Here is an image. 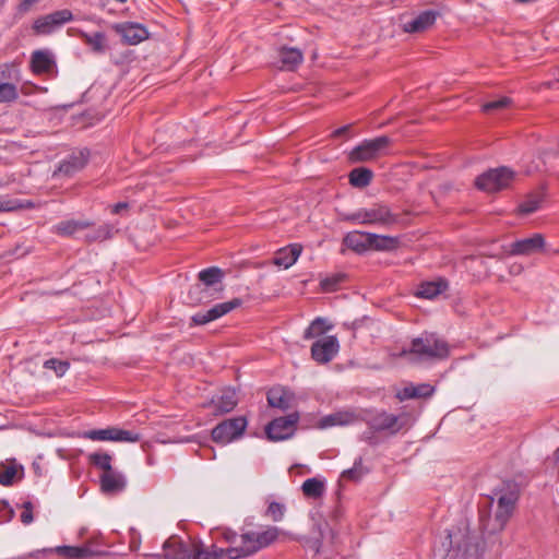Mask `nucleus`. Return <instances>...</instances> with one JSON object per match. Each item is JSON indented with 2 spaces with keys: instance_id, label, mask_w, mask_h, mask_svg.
<instances>
[{
  "instance_id": "f03ea898",
  "label": "nucleus",
  "mask_w": 559,
  "mask_h": 559,
  "mask_svg": "<svg viewBox=\"0 0 559 559\" xmlns=\"http://www.w3.org/2000/svg\"><path fill=\"white\" fill-rule=\"evenodd\" d=\"M489 498V508L497 501L495 515L490 512L480 509L479 511V527L484 534L492 535L501 532L511 518L515 503L519 499V492L515 487L502 486L493 489Z\"/></svg>"
},
{
  "instance_id": "a211bd4d",
  "label": "nucleus",
  "mask_w": 559,
  "mask_h": 559,
  "mask_svg": "<svg viewBox=\"0 0 559 559\" xmlns=\"http://www.w3.org/2000/svg\"><path fill=\"white\" fill-rule=\"evenodd\" d=\"M545 239L542 234H534L532 237L514 241L510 246V253L513 255H531L543 250Z\"/></svg>"
},
{
  "instance_id": "a19ab883",
  "label": "nucleus",
  "mask_w": 559,
  "mask_h": 559,
  "mask_svg": "<svg viewBox=\"0 0 559 559\" xmlns=\"http://www.w3.org/2000/svg\"><path fill=\"white\" fill-rule=\"evenodd\" d=\"M255 543L257 546L253 547V549H262L264 547H267L271 545L278 536V528L277 527H269L267 530L263 532H255Z\"/></svg>"
},
{
  "instance_id": "20e7f679",
  "label": "nucleus",
  "mask_w": 559,
  "mask_h": 559,
  "mask_svg": "<svg viewBox=\"0 0 559 559\" xmlns=\"http://www.w3.org/2000/svg\"><path fill=\"white\" fill-rule=\"evenodd\" d=\"M409 353L420 360H442L449 357V344L436 333H423L412 341Z\"/></svg>"
},
{
  "instance_id": "13d9d810",
  "label": "nucleus",
  "mask_w": 559,
  "mask_h": 559,
  "mask_svg": "<svg viewBox=\"0 0 559 559\" xmlns=\"http://www.w3.org/2000/svg\"><path fill=\"white\" fill-rule=\"evenodd\" d=\"M4 185H5L4 181L0 178V188L4 187Z\"/></svg>"
},
{
  "instance_id": "ea45409f",
  "label": "nucleus",
  "mask_w": 559,
  "mask_h": 559,
  "mask_svg": "<svg viewBox=\"0 0 559 559\" xmlns=\"http://www.w3.org/2000/svg\"><path fill=\"white\" fill-rule=\"evenodd\" d=\"M88 461L104 473L114 469L111 466L112 456L107 452H93L88 455Z\"/></svg>"
},
{
  "instance_id": "0eeeda50",
  "label": "nucleus",
  "mask_w": 559,
  "mask_h": 559,
  "mask_svg": "<svg viewBox=\"0 0 559 559\" xmlns=\"http://www.w3.org/2000/svg\"><path fill=\"white\" fill-rule=\"evenodd\" d=\"M514 177L515 173L511 168L501 166L480 174L475 179V186L485 192H497L510 187Z\"/></svg>"
},
{
  "instance_id": "680f3d73",
  "label": "nucleus",
  "mask_w": 559,
  "mask_h": 559,
  "mask_svg": "<svg viewBox=\"0 0 559 559\" xmlns=\"http://www.w3.org/2000/svg\"><path fill=\"white\" fill-rule=\"evenodd\" d=\"M117 1H118V2H121V3H123V2H126L127 0H117Z\"/></svg>"
},
{
  "instance_id": "79ce46f5",
  "label": "nucleus",
  "mask_w": 559,
  "mask_h": 559,
  "mask_svg": "<svg viewBox=\"0 0 559 559\" xmlns=\"http://www.w3.org/2000/svg\"><path fill=\"white\" fill-rule=\"evenodd\" d=\"M365 474H367V469L362 465V457L359 456L355 460L353 467L342 472V477L356 481L359 480Z\"/></svg>"
},
{
  "instance_id": "dca6fc26",
  "label": "nucleus",
  "mask_w": 559,
  "mask_h": 559,
  "mask_svg": "<svg viewBox=\"0 0 559 559\" xmlns=\"http://www.w3.org/2000/svg\"><path fill=\"white\" fill-rule=\"evenodd\" d=\"M90 157L88 150L84 148L76 153H72L66 159L61 160L58 168L55 170L53 176L72 177L82 170Z\"/></svg>"
},
{
  "instance_id": "c9c22d12",
  "label": "nucleus",
  "mask_w": 559,
  "mask_h": 559,
  "mask_svg": "<svg viewBox=\"0 0 559 559\" xmlns=\"http://www.w3.org/2000/svg\"><path fill=\"white\" fill-rule=\"evenodd\" d=\"M372 175L368 168H355L349 173V183L355 188H365L371 182Z\"/></svg>"
},
{
  "instance_id": "864d4df0",
  "label": "nucleus",
  "mask_w": 559,
  "mask_h": 559,
  "mask_svg": "<svg viewBox=\"0 0 559 559\" xmlns=\"http://www.w3.org/2000/svg\"><path fill=\"white\" fill-rule=\"evenodd\" d=\"M0 510L5 511V513H7V515H8V519H12V518H13L14 511H13V509L10 507L9 502H7V501H2V502L0 503Z\"/></svg>"
},
{
  "instance_id": "e433bc0d",
  "label": "nucleus",
  "mask_w": 559,
  "mask_h": 559,
  "mask_svg": "<svg viewBox=\"0 0 559 559\" xmlns=\"http://www.w3.org/2000/svg\"><path fill=\"white\" fill-rule=\"evenodd\" d=\"M544 200V195L540 192L530 193L525 198V200L520 203L518 210L520 214L528 215L537 211L540 206V203Z\"/></svg>"
},
{
  "instance_id": "3c124183",
  "label": "nucleus",
  "mask_w": 559,
  "mask_h": 559,
  "mask_svg": "<svg viewBox=\"0 0 559 559\" xmlns=\"http://www.w3.org/2000/svg\"><path fill=\"white\" fill-rule=\"evenodd\" d=\"M342 281V276L341 275H336V276H333V277H325L324 280L321 281V287L324 289V290H334L336 288V286L341 283Z\"/></svg>"
},
{
  "instance_id": "a878e982",
  "label": "nucleus",
  "mask_w": 559,
  "mask_h": 559,
  "mask_svg": "<svg viewBox=\"0 0 559 559\" xmlns=\"http://www.w3.org/2000/svg\"><path fill=\"white\" fill-rule=\"evenodd\" d=\"M435 393V386L429 383L408 384L396 393L400 401L412 399H427Z\"/></svg>"
},
{
  "instance_id": "603ef678",
  "label": "nucleus",
  "mask_w": 559,
  "mask_h": 559,
  "mask_svg": "<svg viewBox=\"0 0 559 559\" xmlns=\"http://www.w3.org/2000/svg\"><path fill=\"white\" fill-rule=\"evenodd\" d=\"M129 207V204L127 202H118L116 203L112 209V214H120L123 210H127Z\"/></svg>"
},
{
  "instance_id": "6e6d98bb",
  "label": "nucleus",
  "mask_w": 559,
  "mask_h": 559,
  "mask_svg": "<svg viewBox=\"0 0 559 559\" xmlns=\"http://www.w3.org/2000/svg\"><path fill=\"white\" fill-rule=\"evenodd\" d=\"M321 544H322V543H321V540H320V539H317V540L314 542V550H316V552H317V554L320 551Z\"/></svg>"
},
{
  "instance_id": "5fc2aeb1",
  "label": "nucleus",
  "mask_w": 559,
  "mask_h": 559,
  "mask_svg": "<svg viewBox=\"0 0 559 559\" xmlns=\"http://www.w3.org/2000/svg\"><path fill=\"white\" fill-rule=\"evenodd\" d=\"M350 129V124H346V126H343L338 129H336L334 132H333V135L334 136H342L344 134H346Z\"/></svg>"
},
{
  "instance_id": "b1692460",
  "label": "nucleus",
  "mask_w": 559,
  "mask_h": 559,
  "mask_svg": "<svg viewBox=\"0 0 559 559\" xmlns=\"http://www.w3.org/2000/svg\"><path fill=\"white\" fill-rule=\"evenodd\" d=\"M99 481L102 491L105 493L121 491L126 487L124 475L117 469L103 473L99 477Z\"/></svg>"
},
{
  "instance_id": "8fccbe9b",
  "label": "nucleus",
  "mask_w": 559,
  "mask_h": 559,
  "mask_svg": "<svg viewBox=\"0 0 559 559\" xmlns=\"http://www.w3.org/2000/svg\"><path fill=\"white\" fill-rule=\"evenodd\" d=\"M23 507V512L21 514V521L23 524L25 525H28L33 522L34 518H33V504L31 501H25L23 502L22 504Z\"/></svg>"
},
{
  "instance_id": "37998d69",
  "label": "nucleus",
  "mask_w": 559,
  "mask_h": 559,
  "mask_svg": "<svg viewBox=\"0 0 559 559\" xmlns=\"http://www.w3.org/2000/svg\"><path fill=\"white\" fill-rule=\"evenodd\" d=\"M223 555V549L219 550H204V549H198L193 552H187L180 555V559H221Z\"/></svg>"
},
{
  "instance_id": "49530a36",
  "label": "nucleus",
  "mask_w": 559,
  "mask_h": 559,
  "mask_svg": "<svg viewBox=\"0 0 559 559\" xmlns=\"http://www.w3.org/2000/svg\"><path fill=\"white\" fill-rule=\"evenodd\" d=\"M44 367L52 369L58 377H62L69 370L70 364L68 361L50 358L44 362Z\"/></svg>"
},
{
  "instance_id": "72a5a7b5",
  "label": "nucleus",
  "mask_w": 559,
  "mask_h": 559,
  "mask_svg": "<svg viewBox=\"0 0 559 559\" xmlns=\"http://www.w3.org/2000/svg\"><path fill=\"white\" fill-rule=\"evenodd\" d=\"M267 403L271 407L286 411L289 408V396L282 388H273L266 394Z\"/></svg>"
},
{
  "instance_id": "a18cd8bd",
  "label": "nucleus",
  "mask_w": 559,
  "mask_h": 559,
  "mask_svg": "<svg viewBox=\"0 0 559 559\" xmlns=\"http://www.w3.org/2000/svg\"><path fill=\"white\" fill-rule=\"evenodd\" d=\"M511 103H512V99L510 97L503 96V97H500L499 99L485 103L481 106V109L484 112L489 114L492 111H498L503 108H507L511 105Z\"/></svg>"
},
{
  "instance_id": "473e14b6",
  "label": "nucleus",
  "mask_w": 559,
  "mask_h": 559,
  "mask_svg": "<svg viewBox=\"0 0 559 559\" xmlns=\"http://www.w3.org/2000/svg\"><path fill=\"white\" fill-rule=\"evenodd\" d=\"M333 326L328 322L326 319L318 317L307 326L304 332L305 340H312L323 335L325 332L331 330Z\"/></svg>"
},
{
  "instance_id": "4c0bfd02",
  "label": "nucleus",
  "mask_w": 559,
  "mask_h": 559,
  "mask_svg": "<svg viewBox=\"0 0 559 559\" xmlns=\"http://www.w3.org/2000/svg\"><path fill=\"white\" fill-rule=\"evenodd\" d=\"M301 489L306 497L319 498L324 492V483L314 477L308 478L304 481Z\"/></svg>"
},
{
  "instance_id": "412c9836",
  "label": "nucleus",
  "mask_w": 559,
  "mask_h": 559,
  "mask_svg": "<svg viewBox=\"0 0 559 559\" xmlns=\"http://www.w3.org/2000/svg\"><path fill=\"white\" fill-rule=\"evenodd\" d=\"M240 539V546L237 547H230L226 549V555L230 559H238L241 557L250 556L258 551V549H253V547L257 546L255 539V532H248L243 533L239 537Z\"/></svg>"
},
{
  "instance_id": "2f4dec72",
  "label": "nucleus",
  "mask_w": 559,
  "mask_h": 559,
  "mask_svg": "<svg viewBox=\"0 0 559 559\" xmlns=\"http://www.w3.org/2000/svg\"><path fill=\"white\" fill-rule=\"evenodd\" d=\"M56 552L60 556L69 558H91L96 555L90 546H57Z\"/></svg>"
},
{
  "instance_id": "f704fd0d",
  "label": "nucleus",
  "mask_w": 559,
  "mask_h": 559,
  "mask_svg": "<svg viewBox=\"0 0 559 559\" xmlns=\"http://www.w3.org/2000/svg\"><path fill=\"white\" fill-rule=\"evenodd\" d=\"M397 240L391 236L370 233V249L390 251L396 248Z\"/></svg>"
},
{
  "instance_id": "393cba45",
  "label": "nucleus",
  "mask_w": 559,
  "mask_h": 559,
  "mask_svg": "<svg viewBox=\"0 0 559 559\" xmlns=\"http://www.w3.org/2000/svg\"><path fill=\"white\" fill-rule=\"evenodd\" d=\"M301 251L302 247L299 243L289 245L275 253L273 263L280 267L288 269L296 263Z\"/></svg>"
},
{
  "instance_id": "bb28decb",
  "label": "nucleus",
  "mask_w": 559,
  "mask_h": 559,
  "mask_svg": "<svg viewBox=\"0 0 559 559\" xmlns=\"http://www.w3.org/2000/svg\"><path fill=\"white\" fill-rule=\"evenodd\" d=\"M278 60L284 70H295L304 60V53L295 47L283 46L278 49Z\"/></svg>"
},
{
  "instance_id": "423d86ee",
  "label": "nucleus",
  "mask_w": 559,
  "mask_h": 559,
  "mask_svg": "<svg viewBox=\"0 0 559 559\" xmlns=\"http://www.w3.org/2000/svg\"><path fill=\"white\" fill-rule=\"evenodd\" d=\"M364 421L376 432H389L395 435L401 431L406 423L405 416L394 415L385 411L370 409L364 413Z\"/></svg>"
},
{
  "instance_id": "4be33fe9",
  "label": "nucleus",
  "mask_w": 559,
  "mask_h": 559,
  "mask_svg": "<svg viewBox=\"0 0 559 559\" xmlns=\"http://www.w3.org/2000/svg\"><path fill=\"white\" fill-rule=\"evenodd\" d=\"M93 223L88 219H66L52 226V233L62 237H72L79 231L90 228Z\"/></svg>"
},
{
  "instance_id": "09e8293b",
  "label": "nucleus",
  "mask_w": 559,
  "mask_h": 559,
  "mask_svg": "<svg viewBox=\"0 0 559 559\" xmlns=\"http://www.w3.org/2000/svg\"><path fill=\"white\" fill-rule=\"evenodd\" d=\"M286 508L283 503L273 501L267 507V515L272 518L274 522H280L283 520Z\"/></svg>"
},
{
  "instance_id": "6e6552de",
  "label": "nucleus",
  "mask_w": 559,
  "mask_h": 559,
  "mask_svg": "<svg viewBox=\"0 0 559 559\" xmlns=\"http://www.w3.org/2000/svg\"><path fill=\"white\" fill-rule=\"evenodd\" d=\"M248 426L246 416H236L218 423L211 431V438L217 444L226 445L240 439Z\"/></svg>"
},
{
  "instance_id": "f8f14e48",
  "label": "nucleus",
  "mask_w": 559,
  "mask_h": 559,
  "mask_svg": "<svg viewBox=\"0 0 559 559\" xmlns=\"http://www.w3.org/2000/svg\"><path fill=\"white\" fill-rule=\"evenodd\" d=\"M19 69L13 63L0 66V103H11L19 97L15 81H17Z\"/></svg>"
},
{
  "instance_id": "58836bf2",
  "label": "nucleus",
  "mask_w": 559,
  "mask_h": 559,
  "mask_svg": "<svg viewBox=\"0 0 559 559\" xmlns=\"http://www.w3.org/2000/svg\"><path fill=\"white\" fill-rule=\"evenodd\" d=\"M33 203L29 201H22L19 199H10L0 195V212H15L19 210L31 209Z\"/></svg>"
},
{
  "instance_id": "f3484780",
  "label": "nucleus",
  "mask_w": 559,
  "mask_h": 559,
  "mask_svg": "<svg viewBox=\"0 0 559 559\" xmlns=\"http://www.w3.org/2000/svg\"><path fill=\"white\" fill-rule=\"evenodd\" d=\"M440 16L441 11L439 10H425L413 19L405 21L402 28L405 33L409 34L423 33L429 29Z\"/></svg>"
},
{
  "instance_id": "c85d7f7f",
  "label": "nucleus",
  "mask_w": 559,
  "mask_h": 559,
  "mask_svg": "<svg viewBox=\"0 0 559 559\" xmlns=\"http://www.w3.org/2000/svg\"><path fill=\"white\" fill-rule=\"evenodd\" d=\"M343 243L357 253L370 249V233L350 231L345 235Z\"/></svg>"
},
{
  "instance_id": "aec40b11",
  "label": "nucleus",
  "mask_w": 559,
  "mask_h": 559,
  "mask_svg": "<svg viewBox=\"0 0 559 559\" xmlns=\"http://www.w3.org/2000/svg\"><path fill=\"white\" fill-rule=\"evenodd\" d=\"M115 28L129 45H138L148 37L147 29L139 23L117 24Z\"/></svg>"
},
{
  "instance_id": "7c9ffc66",
  "label": "nucleus",
  "mask_w": 559,
  "mask_h": 559,
  "mask_svg": "<svg viewBox=\"0 0 559 559\" xmlns=\"http://www.w3.org/2000/svg\"><path fill=\"white\" fill-rule=\"evenodd\" d=\"M356 421V416L352 412H336L322 417L319 427L324 429L334 426H348Z\"/></svg>"
},
{
  "instance_id": "9b49d317",
  "label": "nucleus",
  "mask_w": 559,
  "mask_h": 559,
  "mask_svg": "<svg viewBox=\"0 0 559 559\" xmlns=\"http://www.w3.org/2000/svg\"><path fill=\"white\" fill-rule=\"evenodd\" d=\"M84 437L93 441H117L130 443L139 442L141 440L140 433L118 427L92 429L84 432Z\"/></svg>"
},
{
  "instance_id": "de8ad7c7",
  "label": "nucleus",
  "mask_w": 559,
  "mask_h": 559,
  "mask_svg": "<svg viewBox=\"0 0 559 559\" xmlns=\"http://www.w3.org/2000/svg\"><path fill=\"white\" fill-rule=\"evenodd\" d=\"M16 472L15 465L4 466L3 469L0 471V485L5 487L12 486Z\"/></svg>"
},
{
  "instance_id": "4468645a",
  "label": "nucleus",
  "mask_w": 559,
  "mask_h": 559,
  "mask_svg": "<svg viewBox=\"0 0 559 559\" xmlns=\"http://www.w3.org/2000/svg\"><path fill=\"white\" fill-rule=\"evenodd\" d=\"M242 305V300L240 298H234L228 301L219 302L214 305L212 308L199 311L191 317L192 325H204L210 322H213L223 316L229 313L234 309L240 307Z\"/></svg>"
},
{
  "instance_id": "c756f323",
  "label": "nucleus",
  "mask_w": 559,
  "mask_h": 559,
  "mask_svg": "<svg viewBox=\"0 0 559 559\" xmlns=\"http://www.w3.org/2000/svg\"><path fill=\"white\" fill-rule=\"evenodd\" d=\"M79 35L94 53L103 55L106 52L108 45L104 32L86 33L81 31Z\"/></svg>"
},
{
  "instance_id": "2eb2a0df",
  "label": "nucleus",
  "mask_w": 559,
  "mask_h": 559,
  "mask_svg": "<svg viewBox=\"0 0 559 559\" xmlns=\"http://www.w3.org/2000/svg\"><path fill=\"white\" fill-rule=\"evenodd\" d=\"M340 343L335 335H328L317 340L311 346V357L318 364L330 362L338 353Z\"/></svg>"
},
{
  "instance_id": "c03bdc74",
  "label": "nucleus",
  "mask_w": 559,
  "mask_h": 559,
  "mask_svg": "<svg viewBox=\"0 0 559 559\" xmlns=\"http://www.w3.org/2000/svg\"><path fill=\"white\" fill-rule=\"evenodd\" d=\"M112 235V227L109 225H102L94 230L86 234L87 241H102L110 238Z\"/></svg>"
},
{
  "instance_id": "ddd939ff",
  "label": "nucleus",
  "mask_w": 559,
  "mask_h": 559,
  "mask_svg": "<svg viewBox=\"0 0 559 559\" xmlns=\"http://www.w3.org/2000/svg\"><path fill=\"white\" fill-rule=\"evenodd\" d=\"M72 20L73 14L70 10H58L36 19L33 29L38 35H48Z\"/></svg>"
},
{
  "instance_id": "052dcab7",
  "label": "nucleus",
  "mask_w": 559,
  "mask_h": 559,
  "mask_svg": "<svg viewBox=\"0 0 559 559\" xmlns=\"http://www.w3.org/2000/svg\"><path fill=\"white\" fill-rule=\"evenodd\" d=\"M151 559H160L159 556H153Z\"/></svg>"
},
{
  "instance_id": "cd10ccee",
  "label": "nucleus",
  "mask_w": 559,
  "mask_h": 559,
  "mask_svg": "<svg viewBox=\"0 0 559 559\" xmlns=\"http://www.w3.org/2000/svg\"><path fill=\"white\" fill-rule=\"evenodd\" d=\"M449 287V283L444 278L436 281L423 282L417 289L416 296L425 299H433L444 293Z\"/></svg>"
},
{
  "instance_id": "4d7b16f0",
  "label": "nucleus",
  "mask_w": 559,
  "mask_h": 559,
  "mask_svg": "<svg viewBox=\"0 0 559 559\" xmlns=\"http://www.w3.org/2000/svg\"><path fill=\"white\" fill-rule=\"evenodd\" d=\"M364 436H365V440L370 441L371 437H369L367 433H365Z\"/></svg>"
},
{
  "instance_id": "39448f33",
  "label": "nucleus",
  "mask_w": 559,
  "mask_h": 559,
  "mask_svg": "<svg viewBox=\"0 0 559 559\" xmlns=\"http://www.w3.org/2000/svg\"><path fill=\"white\" fill-rule=\"evenodd\" d=\"M200 284L194 285L189 290L188 297L194 304H204L210 301L209 289L213 288L216 293L223 292L224 272L217 266H211L199 272Z\"/></svg>"
},
{
  "instance_id": "bf43d9fd",
  "label": "nucleus",
  "mask_w": 559,
  "mask_h": 559,
  "mask_svg": "<svg viewBox=\"0 0 559 559\" xmlns=\"http://www.w3.org/2000/svg\"><path fill=\"white\" fill-rule=\"evenodd\" d=\"M319 533H320V537L323 538L324 535H323V532L321 531V528H319Z\"/></svg>"
},
{
  "instance_id": "1a4fd4ad",
  "label": "nucleus",
  "mask_w": 559,
  "mask_h": 559,
  "mask_svg": "<svg viewBox=\"0 0 559 559\" xmlns=\"http://www.w3.org/2000/svg\"><path fill=\"white\" fill-rule=\"evenodd\" d=\"M390 142L391 140L386 135H381L371 140H365L349 152L348 158L352 163H360L373 159L388 147Z\"/></svg>"
},
{
  "instance_id": "5701e85b",
  "label": "nucleus",
  "mask_w": 559,
  "mask_h": 559,
  "mask_svg": "<svg viewBox=\"0 0 559 559\" xmlns=\"http://www.w3.org/2000/svg\"><path fill=\"white\" fill-rule=\"evenodd\" d=\"M56 67L53 55L49 50H35L31 58V68L34 73H50Z\"/></svg>"
},
{
  "instance_id": "9d476101",
  "label": "nucleus",
  "mask_w": 559,
  "mask_h": 559,
  "mask_svg": "<svg viewBox=\"0 0 559 559\" xmlns=\"http://www.w3.org/2000/svg\"><path fill=\"white\" fill-rule=\"evenodd\" d=\"M298 420V413L275 418L266 425L265 433L271 441L287 440L294 436Z\"/></svg>"
},
{
  "instance_id": "f257e3e1",
  "label": "nucleus",
  "mask_w": 559,
  "mask_h": 559,
  "mask_svg": "<svg viewBox=\"0 0 559 559\" xmlns=\"http://www.w3.org/2000/svg\"><path fill=\"white\" fill-rule=\"evenodd\" d=\"M435 556L441 559H476L478 555L477 536L471 532L467 519H461L447 532L440 546L433 549Z\"/></svg>"
},
{
  "instance_id": "7ed1b4c3",
  "label": "nucleus",
  "mask_w": 559,
  "mask_h": 559,
  "mask_svg": "<svg viewBox=\"0 0 559 559\" xmlns=\"http://www.w3.org/2000/svg\"><path fill=\"white\" fill-rule=\"evenodd\" d=\"M399 214L394 213L385 203H374L370 207L358 209L342 215V221L354 224L377 225L389 227L399 222Z\"/></svg>"
},
{
  "instance_id": "6ab92c4d",
  "label": "nucleus",
  "mask_w": 559,
  "mask_h": 559,
  "mask_svg": "<svg viewBox=\"0 0 559 559\" xmlns=\"http://www.w3.org/2000/svg\"><path fill=\"white\" fill-rule=\"evenodd\" d=\"M238 404L236 391L234 389H225L217 396H214L209 406L213 409L214 416H222L231 412Z\"/></svg>"
}]
</instances>
